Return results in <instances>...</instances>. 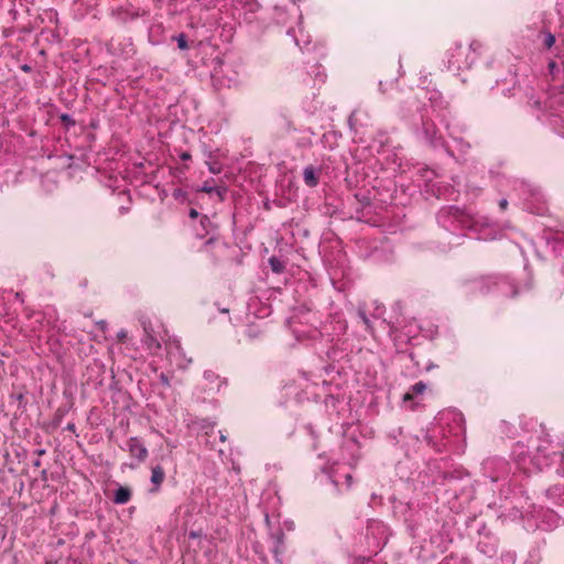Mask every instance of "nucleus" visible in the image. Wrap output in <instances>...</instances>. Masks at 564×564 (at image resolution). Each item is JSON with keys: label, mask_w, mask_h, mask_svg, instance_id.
Wrapping results in <instances>:
<instances>
[{"label": "nucleus", "mask_w": 564, "mask_h": 564, "mask_svg": "<svg viewBox=\"0 0 564 564\" xmlns=\"http://www.w3.org/2000/svg\"><path fill=\"white\" fill-rule=\"evenodd\" d=\"M437 224L456 239L463 236V231H468L478 240H495L497 229L486 216L471 214L457 206L442 207L436 216Z\"/></svg>", "instance_id": "1"}, {"label": "nucleus", "mask_w": 564, "mask_h": 564, "mask_svg": "<svg viewBox=\"0 0 564 564\" xmlns=\"http://www.w3.org/2000/svg\"><path fill=\"white\" fill-rule=\"evenodd\" d=\"M469 291L479 293L497 292L505 296H516L532 288V279L528 273V279L523 285H518L508 275L492 274L488 276L477 278L468 282Z\"/></svg>", "instance_id": "2"}, {"label": "nucleus", "mask_w": 564, "mask_h": 564, "mask_svg": "<svg viewBox=\"0 0 564 564\" xmlns=\"http://www.w3.org/2000/svg\"><path fill=\"white\" fill-rule=\"evenodd\" d=\"M484 44L479 40H473L468 46L462 43H454L445 52L443 63L448 72L459 75L462 72L470 69L480 56Z\"/></svg>", "instance_id": "3"}, {"label": "nucleus", "mask_w": 564, "mask_h": 564, "mask_svg": "<svg viewBox=\"0 0 564 564\" xmlns=\"http://www.w3.org/2000/svg\"><path fill=\"white\" fill-rule=\"evenodd\" d=\"M533 451H528V446L522 443H517L513 447L512 455L517 460L520 468H525L527 459H529L538 469L547 467L553 462L556 453L552 447V442L549 436L539 438L538 444L533 445Z\"/></svg>", "instance_id": "4"}, {"label": "nucleus", "mask_w": 564, "mask_h": 564, "mask_svg": "<svg viewBox=\"0 0 564 564\" xmlns=\"http://www.w3.org/2000/svg\"><path fill=\"white\" fill-rule=\"evenodd\" d=\"M390 536L391 530L383 521L377 519L369 520L365 533L368 553L377 555L387 544Z\"/></svg>", "instance_id": "5"}, {"label": "nucleus", "mask_w": 564, "mask_h": 564, "mask_svg": "<svg viewBox=\"0 0 564 564\" xmlns=\"http://www.w3.org/2000/svg\"><path fill=\"white\" fill-rule=\"evenodd\" d=\"M523 192L527 195L524 207L528 212L536 215H544L547 210L546 198L543 191L533 185H523Z\"/></svg>", "instance_id": "6"}, {"label": "nucleus", "mask_w": 564, "mask_h": 564, "mask_svg": "<svg viewBox=\"0 0 564 564\" xmlns=\"http://www.w3.org/2000/svg\"><path fill=\"white\" fill-rule=\"evenodd\" d=\"M437 424L444 437H448V435L458 436L464 433L463 416L458 412L448 411L442 413L437 417Z\"/></svg>", "instance_id": "7"}, {"label": "nucleus", "mask_w": 564, "mask_h": 564, "mask_svg": "<svg viewBox=\"0 0 564 564\" xmlns=\"http://www.w3.org/2000/svg\"><path fill=\"white\" fill-rule=\"evenodd\" d=\"M482 470L484 475L495 482L510 473V465L505 458L491 457L482 463Z\"/></svg>", "instance_id": "8"}, {"label": "nucleus", "mask_w": 564, "mask_h": 564, "mask_svg": "<svg viewBox=\"0 0 564 564\" xmlns=\"http://www.w3.org/2000/svg\"><path fill=\"white\" fill-rule=\"evenodd\" d=\"M531 514L535 520L534 527L536 529L550 531L558 525L560 516L550 508L544 509L541 507L539 509H534Z\"/></svg>", "instance_id": "9"}, {"label": "nucleus", "mask_w": 564, "mask_h": 564, "mask_svg": "<svg viewBox=\"0 0 564 564\" xmlns=\"http://www.w3.org/2000/svg\"><path fill=\"white\" fill-rule=\"evenodd\" d=\"M193 228L197 238H207L205 246L213 243L217 239L216 225L206 215L199 217L197 224H193Z\"/></svg>", "instance_id": "10"}, {"label": "nucleus", "mask_w": 564, "mask_h": 564, "mask_svg": "<svg viewBox=\"0 0 564 564\" xmlns=\"http://www.w3.org/2000/svg\"><path fill=\"white\" fill-rule=\"evenodd\" d=\"M392 509L394 516L402 519L405 523H408L409 530L415 535V528L411 523L412 518L414 516L413 505L404 499L393 497Z\"/></svg>", "instance_id": "11"}, {"label": "nucleus", "mask_w": 564, "mask_h": 564, "mask_svg": "<svg viewBox=\"0 0 564 564\" xmlns=\"http://www.w3.org/2000/svg\"><path fill=\"white\" fill-rule=\"evenodd\" d=\"M166 350L167 360L171 366L175 365L177 369H186L192 364V359L185 356V352L177 340L170 341L166 345Z\"/></svg>", "instance_id": "12"}, {"label": "nucleus", "mask_w": 564, "mask_h": 564, "mask_svg": "<svg viewBox=\"0 0 564 564\" xmlns=\"http://www.w3.org/2000/svg\"><path fill=\"white\" fill-rule=\"evenodd\" d=\"M143 335L141 337L142 346L150 354H156L161 349V344L156 338L152 325L148 321L141 322Z\"/></svg>", "instance_id": "13"}, {"label": "nucleus", "mask_w": 564, "mask_h": 564, "mask_svg": "<svg viewBox=\"0 0 564 564\" xmlns=\"http://www.w3.org/2000/svg\"><path fill=\"white\" fill-rule=\"evenodd\" d=\"M423 133L425 137V140L433 147V148H444L445 151L452 156L453 152L449 150V148L445 144L443 138L441 135H437V130L433 122L424 121L423 122Z\"/></svg>", "instance_id": "14"}, {"label": "nucleus", "mask_w": 564, "mask_h": 564, "mask_svg": "<svg viewBox=\"0 0 564 564\" xmlns=\"http://www.w3.org/2000/svg\"><path fill=\"white\" fill-rule=\"evenodd\" d=\"M270 539L272 541L271 552L278 563L282 562V555L285 552V534L283 529L270 530Z\"/></svg>", "instance_id": "15"}, {"label": "nucleus", "mask_w": 564, "mask_h": 564, "mask_svg": "<svg viewBox=\"0 0 564 564\" xmlns=\"http://www.w3.org/2000/svg\"><path fill=\"white\" fill-rule=\"evenodd\" d=\"M126 449L130 453L131 457L135 458L139 463H143L148 455V448L137 436L130 437L127 441Z\"/></svg>", "instance_id": "16"}, {"label": "nucleus", "mask_w": 564, "mask_h": 564, "mask_svg": "<svg viewBox=\"0 0 564 564\" xmlns=\"http://www.w3.org/2000/svg\"><path fill=\"white\" fill-rule=\"evenodd\" d=\"M477 549L480 553L488 557H494L498 551L497 539L491 535H485L477 543Z\"/></svg>", "instance_id": "17"}, {"label": "nucleus", "mask_w": 564, "mask_h": 564, "mask_svg": "<svg viewBox=\"0 0 564 564\" xmlns=\"http://www.w3.org/2000/svg\"><path fill=\"white\" fill-rule=\"evenodd\" d=\"M165 479V471L162 466L156 465L151 469V488L149 489L150 494H158L161 490V485Z\"/></svg>", "instance_id": "18"}, {"label": "nucleus", "mask_w": 564, "mask_h": 564, "mask_svg": "<svg viewBox=\"0 0 564 564\" xmlns=\"http://www.w3.org/2000/svg\"><path fill=\"white\" fill-rule=\"evenodd\" d=\"M288 35L292 36L294 43L296 46H299L301 50L306 48L311 43V36L304 32L302 26H299V29H289Z\"/></svg>", "instance_id": "19"}, {"label": "nucleus", "mask_w": 564, "mask_h": 564, "mask_svg": "<svg viewBox=\"0 0 564 564\" xmlns=\"http://www.w3.org/2000/svg\"><path fill=\"white\" fill-rule=\"evenodd\" d=\"M321 169L313 165H307L303 170V181L306 186L315 187L319 182Z\"/></svg>", "instance_id": "20"}, {"label": "nucleus", "mask_w": 564, "mask_h": 564, "mask_svg": "<svg viewBox=\"0 0 564 564\" xmlns=\"http://www.w3.org/2000/svg\"><path fill=\"white\" fill-rule=\"evenodd\" d=\"M546 498L555 506H564V486L555 485L550 487L546 492Z\"/></svg>", "instance_id": "21"}, {"label": "nucleus", "mask_w": 564, "mask_h": 564, "mask_svg": "<svg viewBox=\"0 0 564 564\" xmlns=\"http://www.w3.org/2000/svg\"><path fill=\"white\" fill-rule=\"evenodd\" d=\"M550 122L564 137V105L551 113Z\"/></svg>", "instance_id": "22"}, {"label": "nucleus", "mask_w": 564, "mask_h": 564, "mask_svg": "<svg viewBox=\"0 0 564 564\" xmlns=\"http://www.w3.org/2000/svg\"><path fill=\"white\" fill-rule=\"evenodd\" d=\"M131 496H132V492H131L130 488L124 487V486H119L113 491L112 501L116 505H124V503H128L130 501Z\"/></svg>", "instance_id": "23"}, {"label": "nucleus", "mask_w": 564, "mask_h": 564, "mask_svg": "<svg viewBox=\"0 0 564 564\" xmlns=\"http://www.w3.org/2000/svg\"><path fill=\"white\" fill-rule=\"evenodd\" d=\"M446 129L448 131L449 137H452L454 143L456 144L457 150L462 154H466L470 149V144L467 141H465L463 138L455 135L454 134L455 131L452 130L449 124H446Z\"/></svg>", "instance_id": "24"}, {"label": "nucleus", "mask_w": 564, "mask_h": 564, "mask_svg": "<svg viewBox=\"0 0 564 564\" xmlns=\"http://www.w3.org/2000/svg\"><path fill=\"white\" fill-rule=\"evenodd\" d=\"M426 390V384L423 381H419L414 383L410 390L404 394L403 400L406 402L411 400L414 395H419L424 393Z\"/></svg>", "instance_id": "25"}, {"label": "nucleus", "mask_w": 564, "mask_h": 564, "mask_svg": "<svg viewBox=\"0 0 564 564\" xmlns=\"http://www.w3.org/2000/svg\"><path fill=\"white\" fill-rule=\"evenodd\" d=\"M438 564H473L470 560L464 555L458 554H452L447 557H445L441 563Z\"/></svg>", "instance_id": "26"}, {"label": "nucleus", "mask_w": 564, "mask_h": 564, "mask_svg": "<svg viewBox=\"0 0 564 564\" xmlns=\"http://www.w3.org/2000/svg\"><path fill=\"white\" fill-rule=\"evenodd\" d=\"M539 39L541 40L542 45L550 50L555 44V35L550 31H542L539 34Z\"/></svg>", "instance_id": "27"}, {"label": "nucleus", "mask_w": 564, "mask_h": 564, "mask_svg": "<svg viewBox=\"0 0 564 564\" xmlns=\"http://www.w3.org/2000/svg\"><path fill=\"white\" fill-rule=\"evenodd\" d=\"M204 379L208 381L210 384L216 383L217 391H219L220 387L226 383L225 380L219 378V376L212 370H206L204 372Z\"/></svg>", "instance_id": "28"}, {"label": "nucleus", "mask_w": 564, "mask_h": 564, "mask_svg": "<svg viewBox=\"0 0 564 564\" xmlns=\"http://www.w3.org/2000/svg\"><path fill=\"white\" fill-rule=\"evenodd\" d=\"M237 3L250 13H254L259 10L260 4L257 0H236Z\"/></svg>", "instance_id": "29"}, {"label": "nucleus", "mask_w": 564, "mask_h": 564, "mask_svg": "<svg viewBox=\"0 0 564 564\" xmlns=\"http://www.w3.org/2000/svg\"><path fill=\"white\" fill-rule=\"evenodd\" d=\"M357 316L358 318L360 319V322L362 323L365 329L369 333L372 332V325H371V321L370 318L367 316L365 310H362L361 307H359L357 310Z\"/></svg>", "instance_id": "30"}, {"label": "nucleus", "mask_w": 564, "mask_h": 564, "mask_svg": "<svg viewBox=\"0 0 564 564\" xmlns=\"http://www.w3.org/2000/svg\"><path fill=\"white\" fill-rule=\"evenodd\" d=\"M449 542L447 538L444 536H431L430 544L435 546V549L443 551L446 547V543Z\"/></svg>", "instance_id": "31"}, {"label": "nucleus", "mask_w": 564, "mask_h": 564, "mask_svg": "<svg viewBox=\"0 0 564 564\" xmlns=\"http://www.w3.org/2000/svg\"><path fill=\"white\" fill-rule=\"evenodd\" d=\"M200 191L207 194H216L220 199H223V188L209 185L208 182H206L202 187Z\"/></svg>", "instance_id": "32"}, {"label": "nucleus", "mask_w": 564, "mask_h": 564, "mask_svg": "<svg viewBox=\"0 0 564 564\" xmlns=\"http://www.w3.org/2000/svg\"><path fill=\"white\" fill-rule=\"evenodd\" d=\"M322 471L328 475L329 480L333 482L335 487H339V479L337 478L334 467H328L326 465H323L321 467Z\"/></svg>", "instance_id": "33"}, {"label": "nucleus", "mask_w": 564, "mask_h": 564, "mask_svg": "<svg viewBox=\"0 0 564 564\" xmlns=\"http://www.w3.org/2000/svg\"><path fill=\"white\" fill-rule=\"evenodd\" d=\"M522 517V512L517 508H512L508 513L501 512L499 518L517 520Z\"/></svg>", "instance_id": "34"}, {"label": "nucleus", "mask_w": 564, "mask_h": 564, "mask_svg": "<svg viewBox=\"0 0 564 564\" xmlns=\"http://www.w3.org/2000/svg\"><path fill=\"white\" fill-rule=\"evenodd\" d=\"M269 264L271 267V270L275 273H281L284 269L283 263L276 257H271L269 259Z\"/></svg>", "instance_id": "35"}, {"label": "nucleus", "mask_w": 564, "mask_h": 564, "mask_svg": "<svg viewBox=\"0 0 564 564\" xmlns=\"http://www.w3.org/2000/svg\"><path fill=\"white\" fill-rule=\"evenodd\" d=\"M195 509H196V505L193 501H191V502L180 507V513L183 512L185 516H191L195 511Z\"/></svg>", "instance_id": "36"}, {"label": "nucleus", "mask_w": 564, "mask_h": 564, "mask_svg": "<svg viewBox=\"0 0 564 564\" xmlns=\"http://www.w3.org/2000/svg\"><path fill=\"white\" fill-rule=\"evenodd\" d=\"M501 561L503 564H514L516 554L513 552H507L501 555Z\"/></svg>", "instance_id": "37"}, {"label": "nucleus", "mask_w": 564, "mask_h": 564, "mask_svg": "<svg viewBox=\"0 0 564 564\" xmlns=\"http://www.w3.org/2000/svg\"><path fill=\"white\" fill-rule=\"evenodd\" d=\"M172 195L178 202H184L186 199V192L180 187L175 188Z\"/></svg>", "instance_id": "38"}, {"label": "nucleus", "mask_w": 564, "mask_h": 564, "mask_svg": "<svg viewBox=\"0 0 564 564\" xmlns=\"http://www.w3.org/2000/svg\"><path fill=\"white\" fill-rule=\"evenodd\" d=\"M180 50H186L188 47L185 34H180L175 37Z\"/></svg>", "instance_id": "39"}, {"label": "nucleus", "mask_w": 564, "mask_h": 564, "mask_svg": "<svg viewBox=\"0 0 564 564\" xmlns=\"http://www.w3.org/2000/svg\"><path fill=\"white\" fill-rule=\"evenodd\" d=\"M159 378H160V381H161V383L163 386H165V387H170L171 386L170 377H169L167 373L161 372Z\"/></svg>", "instance_id": "40"}, {"label": "nucleus", "mask_w": 564, "mask_h": 564, "mask_svg": "<svg viewBox=\"0 0 564 564\" xmlns=\"http://www.w3.org/2000/svg\"><path fill=\"white\" fill-rule=\"evenodd\" d=\"M188 216L193 221H198L199 217H202L203 215H200L195 208H191Z\"/></svg>", "instance_id": "41"}, {"label": "nucleus", "mask_w": 564, "mask_h": 564, "mask_svg": "<svg viewBox=\"0 0 564 564\" xmlns=\"http://www.w3.org/2000/svg\"><path fill=\"white\" fill-rule=\"evenodd\" d=\"M283 529L288 531H294L295 530V523L293 520H285L283 522Z\"/></svg>", "instance_id": "42"}, {"label": "nucleus", "mask_w": 564, "mask_h": 564, "mask_svg": "<svg viewBox=\"0 0 564 564\" xmlns=\"http://www.w3.org/2000/svg\"><path fill=\"white\" fill-rule=\"evenodd\" d=\"M61 120L67 124H72L74 126L75 124V121L73 120L72 116L70 115H67V113H63L61 116Z\"/></svg>", "instance_id": "43"}, {"label": "nucleus", "mask_w": 564, "mask_h": 564, "mask_svg": "<svg viewBox=\"0 0 564 564\" xmlns=\"http://www.w3.org/2000/svg\"><path fill=\"white\" fill-rule=\"evenodd\" d=\"M127 336H128V333L124 329L119 330L118 334H117V338L120 341H123L127 338Z\"/></svg>", "instance_id": "44"}, {"label": "nucleus", "mask_w": 564, "mask_h": 564, "mask_svg": "<svg viewBox=\"0 0 564 564\" xmlns=\"http://www.w3.org/2000/svg\"><path fill=\"white\" fill-rule=\"evenodd\" d=\"M209 171L213 173V174H218L221 172V169L220 166H218L217 164H210L209 165Z\"/></svg>", "instance_id": "45"}, {"label": "nucleus", "mask_w": 564, "mask_h": 564, "mask_svg": "<svg viewBox=\"0 0 564 564\" xmlns=\"http://www.w3.org/2000/svg\"><path fill=\"white\" fill-rule=\"evenodd\" d=\"M508 204H509V203H508L507 198H501V199L499 200V207H500V209H501V210H506V209H507V207H508Z\"/></svg>", "instance_id": "46"}, {"label": "nucleus", "mask_w": 564, "mask_h": 564, "mask_svg": "<svg viewBox=\"0 0 564 564\" xmlns=\"http://www.w3.org/2000/svg\"><path fill=\"white\" fill-rule=\"evenodd\" d=\"M344 477H345V480H346V487H347V488H349V487L351 486V484H352V477H351V475H350V474H348V473H347V474H345V476H344Z\"/></svg>", "instance_id": "47"}, {"label": "nucleus", "mask_w": 564, "mask_h": 564, "mask_svg": "<svg viewBox=\"0 0 564 564\" xmlns=\"http://www.w3.org/2000/svg\"><path fill=\"white\" fill-rule=\"evenodd\" d=\"M557 100H558V101H564V95H563V94H561L558 97H553V98H552V100H551V105H550V106H551V107H553V106H554V104H555Z\"/></svg>", "instance_id": "48"}, {"label": "nucleus", "mask_w": 564, "mask_h": 564, "mask_svg": "<svg viewBox=\"0 0 564 564\" xmlns=\"http://www.w3.org/2000/svg\"><path fill=\"white\" fill-rule=\"evenodd\" d=\"M66 431H69L72 433L76 432V425L74 423H68L65 427Z\"/></svg>", "instance_id": "49"}, {"label": "nucleus", "mask_w": 564, "mask_h": 564, "mask_svg": "<svg viewBox=\"0 0 564 564\" xmlns=\"http://www.w3.org/2000/svg\"><path fill=\"white\" fill-rule=\"evenodd\" d=\"M549 68H550V72H551L552 74H554V70L557 68L556 63H555V62H551V63L549 64Z\"/></svg>", "instance_id": "50"}, {"label": "nucleus", "mask_w": 564, "mask_h": 564, "mask_svg": "<svg viewBox=\"0 0 564 564\" xmlns=\"http://www.w3.org/2000/svg\"><path fill=\"white\" fill-rule=\"evenodd\" d=\"M247 335H248V337H250V338H254V337H257V334H256V333H254V330H252L251 328H248V330H247Z\"/></svg>", "instance_id": "51"}, {"label": "nucleus", "mask_w": 564, "mask_h": 564, "mask_svg": "<svg viewBox=\"0 0 564 564\" xmlns=\"http://www.w3.org/2000/svg\"><path fill=\"white\" fill-rule=\"evenodd\" d=\"M181 159L183 161L189 160L191 159V154L188 152H184V153H182Z\"/></svg>", "instance_id": "52"}, {"label": "nucleus", "mask_w": 564, "mask_h": 564, "mask_svg": "<svg viewBox=\"0 0 564 564\" xmlns=\"http://www.w3.org/2000/svg\"><path fill=\"white\" fill-rule=\"evenodd\" d=\"M316 77H318V78H319V82H324V80H325V75H324L321 70H318V72L316 73Z\"/></svg>", "instance_id": "53"}, {"label": "nucleus", "mask_w": 564, "mask_h": 564, "mask_svg": "<svg viewBox=\"0 0 564 564\" xmlns=\"http://www.w3.org/2000/svg\"><path fill=\"white\" fill-rule=\"evenodd\" d=\"M264 521H265V524L270 528L271 521H270V517L268 513H265V516H264Z\"/></svg>", "instance_id": "54"}, {"label": "nucleus", "mask_w": 564, "mask_h": 564, "mask_svg": "<svg viewBox=\"0 0 564 564\" xmlns=\"http://www.w3.org/2000/svg\"><path fill=\"white\" fill-rule=\"evenodd\" d=\"M219 438L221 442H225L227 438L226 435L221 431H219Z\"/></svg>", "instance_id": "55"}, {"label": "nucleus", "mask_w": 564, "mask_h": 564, "mask_svg": "<svg viewBox=\"0 0 564 564\" xmlns=\"http://www.w3.org/2000/svg\"><path fill=\"white\" fill-rule=\"evenodd\" d=\"M267 315H269V310H268V308H264V310H263V312H262V314L260 315V317H264V316H267Z\"/></svg>", "instance_id": "56"}, {"label": "nucleus", "mask_w": 564, "mask_h": 564, "mask_svg": "<svg viewBox=\"0 0 564 564\" xmlns=\"http://www.w3.org/2000/svg\"><path fill=\"white\" fill-rule=\"evenodd\" d=\"M33 465H34L35 467H39V466L41 465V460H40V459H36V460L33 463Z\"/></svg>", "instance_id": "57"}, {"label": "nucleus", "mask_w": 564, "mask_h": 564, "mask_svg": "<svg viewBox=\"0 0 564 564\" xmlns=\"http://www.w3.org/2000/svg\"><path fill=\"white\" fill-rule=\"evenodd\" d=\"M22 69H23L24 72H29V70H30V66L24 65V66H22Z\"/></svg>", "instance_id": "58"}, {"label": "nucleus", "mask_w": 564, "mask_h": 564, "mask_svg": "<svg viewBox=\"0 0 564 564\" xmlns=\"http://www.w3.org/2000/svg\"><path fill=\"white\" fill-rule=\"evenodd\" d=\"M465 130H466V126H465V124H463L462 127H459V131H460V132H464Z\"/></svg>", "instance_id": "59"}, {"label": "nucleus", "mask_w": 564, "mask_h": 564, "mask_svg": "<svg viewBox=\"0 0 564 564\" xmlns=\"http://www.w3.org/2000/svg\"><path fill=\"white\" fill-rule=\"evenodd\" d=\"M44 452H45L44 449L39 451V455L44 454Z\"/></svg>", "instance_id": "60"}, {"label": "nucleus", "mask_w": 564, "mask_h": 564, "mask_svg": "<svg viewBox=\"0 0 564 564\" xmlns=\"http://www.w3.org/2000/svg\"><path fill=\"white\" fill-rule=\"evenodd\" d=\"M318 458H321V459L324 458V454H319Z\"/></svg>", "instance_id": "61"}, {"label": "nucleus", "mask_w": 564, "mask_h": 564, "mask_svg": "<svg viewBox=\"0 0 564 564\" xmlns=\"http://www.w3.org/2000/svg\"><path fill=\"white\" fill-rule=\"evenodd\" d=\"M562 42L564 43V39H562Z\"/></svg>", "instance_id": "62"}]
</instances>
